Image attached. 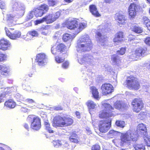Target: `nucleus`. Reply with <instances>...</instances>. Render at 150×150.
<instances>
[{"label":"nucleus","instance_id":"nucleus-1","mask_svg":"<svg viewBox=\"0 0 150 150\" xmlns=\"http://www.w3.org/2000/svg\"><path fill=\"white\" fill-rule=\"evenodd\" d=\"M11 6L12 10L17 11L18 15H13L9 14L6 16V23L9 27L15 25L17 18L23 16L25 11V7L22 3L16 0H12L11 2Z\"/></svg>","mask_w":150,"mask_h":150},{"label":"nucleus","instance_id":"nucleus-2","mask_svg":"<svg viewBox=\"0 0 150 150\" xmlns=\"http://www.w3.org/2000/svg\"><path fill=\"white\" fill-rule=\"evenodd\" d=\"M86 22L79 23L76 20H74L68 22L67 25V28L73 30L74 35H72L68 33L64 35L63 39L65 42L68 40H71L79 33L86 26Z\"/></svg>","mask_w":150,"mask_h":150},{"label":"nucleus","instance_id":"nucleus-3","mask_svg":"<svg viewBox=\"0 0 150 150\" xmlns=\"http://www.w3.org/2000/svg\"><path fill=\"white\" fill-rule=\"evenodd\" d=\"M93 46L89 35H85L78 40L76 46V50L77 52H80L88 51L91 50Z\"/></svg>","mask_w":150,"mask_h":150},{"label":"nucleus","instance_id":"nucleus-4","mask_svg":"<svg viewBox=\"0 0 150 150\" xmlns=\"http://www.w3.org/2000/svg\"><path fill=\"white\" fill-rule=\"evenodd\" d=\"M138 139L136 132L134 131L128 130L126 132L122 133L120 136L121 141L119 142V146H123L125 143H130L131 141H136Z\"/></svg>","mask_w":150,"mask_h":150},{"label":"nucleus","instance_id":"nucleus-5","mask_svg":"<svg viewBox=\"0 0 150 150\" xmlns=\"http://www.w3.org/2000/svg\"><path fill=\"white\" fill-rule=\"evenodd\" d=\"M73 122V120L68 116H58L54 118L53 125L56 127H63L70 126Z\"/></svg>","mask_w":150,"mask_h":150},{"label":"nucleus","instance_id":"nucleus-6","mask_svg":"<svg viewBox=\"0 0 150 150\" xmlns=\"http://www.w3.org/2000/svg\"><path fill=\"white\" fill-rule=\"evenodd\" d=\"M77 55L78 62L81 64L87 66H93L96 64V59L91 55L86 54L83 56L80 54Z\"/></svg>","mask_w":150,"mask_h":150},{"label":"nucleus","instance_id":"nucleus-7","mask_svg":"<svg viewBox=\"0 0 150 150\" xmlns=\"http://www.w3.org/2000/svg\"><path fill=\"white\" fill-rule=\"evenodd\" d=\"M124 84L130 89L137 90L140 87L137 79L132 76L127 77Z\"/></svg>","mask_w":150,"mask_h":150},{"label":"nucleus","instance_id":"nucleus-8","mask_svg":"<svg viewBox=\"0 0 150 150\" xmlns=\"http://www.w3.org/2000/svg\"><path fill=\"white\" fill-rule=\"evenodd\" d=\"M60 15L59 12H57L55 14H50L43 18L42 19L37 20L36 24L42 23L45 21L47 23H51L55 21L59 18Z\"/></svg>","mask_w":150,"mask_h":150},{"label":"nucleus","instance_id":"nucleus-9","mask_svg":"<svg viewBox=\"0 0 150 150\" xmlns=\"http://www.w3.org/2000/svg\"><path fill=\"white\" fill-rule=\"evenodd\" d=\"M27 120L31 122V128L36 130H38L41 127V125L40 118L33 115H30L28 116Z\"/></svg>","mask_w":150,"mask_h":150},{"label":"nucleus","instance_id":"nucleus-10","mask_svg":"<svg viewBox=\"0 0 150 150\" xmlns=\"http://www.w3.org/2000/svg\"><path fill=\"white\" fill-rule=\"evenodd\" d=\"M129 8V12L131 18L135 17L138 8H139V4L138 0H132Z\"/></svg>","mask_w":150,"mask_h":150},{"label":"nucleus","instance_id":"nucleus-11","mask_svg":"<svg viewBox=\"0 0 150 150\" xmlns=\"http://www.w3.org/2000/svg\"><path fill=\"white\" fill-rule=\"evenodd\" d=\"M133 108V111L136 112H138L143 108L144 104L142 100L140 98H135L132 102Z\"/></svg>","mask_w":150,"mask_h":150},{"label":"nucleus","instance_id":"nucleus-12","mask_svg":"<svg viewBox=\"0 0 150 150\" xmlns=\"http://www.w3.org/2000/svg\"><path fill=\"white\" fill-rule=\"evenodd\" d=\"M111 120L108 119V121H100L99 127L100 132L102 133H106L109 129L111 125Z\"/></svg>","mask_w":150,"mask_h":150},{"label":"nucleus","instance_id":"nucleus-13","mask_svg":"<svg viewBox=\"0 0 150 150\" xmlns=\"http://www.w3.org/2000/svg\"><path fill=\"white\" fill-rule=\"evenodd\" d=\"M48 7L46 4L41 6L38 8L34 9V14L36 17H41L48 10Z\"/></svg>","mask_w":150,"mask_h":150},{"label":"nucleus","instance_id":"nucleus-14","mask_svg":"<svg viewBox=\"0 0 150 150\" xmlns=\"http://www.w3.org/2000/svg\"><path fill=\"white\" fill-rule=\"evenodd\" d=\"M36 60L39 65L43 66L47 64V58L45 53H39L37 55Z\"/></svg>","mask_w":150,"mask_h":150},{"label":"nucleus","instance_id":"nucleus-15","mask_svg":"<svg viewBox=\"0 0 150 150\" xmlns=\"http://www.w3.org/2000/svg\"><path fill=\"white\" fill-rule=\"evenodd\" d=\"M101 89L103 94L105 95L109 94L114 91L112 86L109 83H105L103 85Z\"/></svg>","mask_w":150,"mask_h":150},{"label":"nucleus","instance_id":"nucleus-16","mask_svg":"<svg viewBox=\"0 0 150 150\" xmlns=\"http://www.w3.org/2000/svg\"><path fill=\"white\" fill-rule=\"evenodd\" d=\"M146 50L142 48H139L136 50L134 52V54H130L128 57L129 58L137 60L135 58L143 56L145 53Z\"/></svg>","mask_w":150,"mask_h":150},{"label":"nucleus","instance_id":"nucleus-17","mask_svg":"<svg viewBox=\"0 0 150 150\" xmlns=\"http://www.w3.org/2000/svg\"><path fill=\"white\" fill-rule=\"evenodd\" d=\"M5 30L7 35L11 39H17L21 36V32L18 30H16L13 33H11L7 27H5Z\"/></svg>","mask_w":150,"mask_h":150},{"label":"nucleus","instance_id":"nucleus-18","mask_svg":"<svg viewBox=\"0 0 150 150\" xmlns=\"http://www.w3.org/2000/svg\"><path fill=\"white\" fill-rule=\"evenodd\" d=\"M11 44L9 41L5 39L0 40V49L3 50H6L11 46Z\"/></svg>","mask_w":150,"mask_h":150},{"label":"nucleus","instance_id":"nucleus-19","mask_svg":"<svg viewBox=\"0 0 150 150\" xmlns=\"http://www.w3.org/2000/svg\"><path fill=\"white\" fill-rule=\"evenodd\" d=\"M146 127L143 124H139L137 126V134L138 136L142 135L143 136L146 135Z\"/></svg>","mask_w":150,"mask_h":150},{"label":"nucleus","instance_id":"nucleus-20","mask_svg":"<svg viewBox=\"0 0 150 150\" xmlns=\"http://www.w3.org/2000/svg\"><path fill=\"white\" fill-rule=\"evenodd\" d=\"M115 18V20L117 21L120 26H121V25H124L126 23V19L125 17L121 14L117 13Z\"/></svg>","mask_w":150,"mask_h":150},{"label":"nucleus","instance_id":"nucleus-21","mask_svg":"<svg viewBox=\"0 0 150 150\" xmlns=\"http://www.w3.org/2000/svg\"><path fill=\"white\" fill-rule=\"evenodd\" d=\"M96 38L98 40H99V43L101 45H104L107 43V39L104 37V36H102L100 31H97L96 33Z\"/></svg>","mask_w":150,"mask_h":150},{"label":"nucleus","instance_id":"nucleus-22","mask_svg":"<svg viewBox=\"0 0 150 150\" xmlns=\"http://www.w3.org/2000/svg\"><path fill=\"white\" fill-rule=\"evenodd\" d=\"M89 9L92 14L96 17L100 16V14L99 13L97 10L96 6L94 5H91L89 6Z\"/></svg>","mask_w":150,"mask_h":150},{"label":"nucleus","instance_id":"nucleus-23","mask_svg":"<svg viewBox=\"0 0 150 150\" xmlns=\"http://www.w3.org/2000/svg\"><path fill=\"white\" fill-rule=\"evenodd\" d=\"M102 109L109 113L112 112L114 110L113 108L109 104L106 103L102 104Z\"/></svg>","mask_w":150,"mask_h":150},{"label":"nucleus","instance_id":"nucleus-24","mask_svg":"<svg viewBox=\"0 0 150 150\" xmlns=\"http://www.w3.org/2000/svg\"><path fill=\"white\" fill-rule=\"evenodd\" d=\"M123 32H119L116 34L115 37L113 39V41L114 42L122 41L123 40Z\"/></svg>","mask_w":150,"mask_h":150},{"label":"nucleus","instance_id":"nucleus-25","mask_svg":"<svg viewBox=\"0 0 150 150\" xmlns=\"http://www.w3.org/2000/svg\"><path fill=\"white\" fill-rule=\"evenodd\" d=\"M69 140L70 142L75 143H77L79 141V139L77 134L74 133H72L69 138Z\"/></svg>","mask_w":150,"mask_h":150},{"label":"nucleus","instance_id":"nucleus-26","mask_svg":"<svg viewBox=\"0 0 150 150\" xmlns=\"http://www.w3.org/2000/svg\"><path fill=\"white\" fill-rule=\"evenodd\" d=\"M86 104L89 109H94L97 108V105L93 101L91 100H88Z\"/></svg>","mask_w":150,"mask_h":150},{"label":"nucleus","instance_id":"nucleus-27","mask_svg":"<svg viewBox=\"0 0 150 150\" xmlns=\"http://www.w3.org/2000/svg\"><path fill=\"white\" fill-rule=\"evenodd\" d=\"M115 107L116 108L121 110L126 108V105L125 104H122L120 101L116 102L115 104Z\"/></svg>","mask_w":150,"mask_h":150},{"label":"nucleus","instance_id":"nucleus-28","mask_svg":"<svg viewBox=\"0 0 150 150\" xmlns=\"http://www.w3.org/2000/svg\"><path fill=\"white\" fill-rule=\"evenodd\" d=\"M16 105V103L11 100H8L6 101L4 103L5 106L11 108H14Z\"/></svg>","mask_w":150,"mask_h":150},{"label":"nucleus","instance_id":"nucleus-29","mask_svg":"<svg viewBox=\"0 0 150 150\" xmlns=\"http://www.w3.org/2000/svg\"><path fill=\"white\" fill-rule=\"evenodd\" d=\"M10 70L9 67L3 66L1 70V74L2 75H7L9 73Z\"/></svg>","mask_w":150,"mask_h":150},{"label":"nucleus","instance_id":"nucleus-30","mask_svg":"<svg viewBox=\"0 0 150 150\" xmlns=\"http://www.w3.org/2000/svg\"><path fill=\"white\" fill-rule=\"evenodd\" d=\"M90 89L91 90L93 97L95 99H98L99 98V96L97 89L94 86L91 87L90 88Z\"/></svg>","mask_w":150,"mask_h":150},{"label":"nucleus","instance_id":"nucleus-31","mask_svg":"<svg viewBox=\"0 0 150 150\" xmlns=\"http://www.w3.org/2000/svg\"><path fill=\"white\" fill-rule=\"evenodd\" d=\"M111 60L114 64L118 65L120 63V59L116 55L114 54L112 56Z\"/></svg>","mask_w":150,"mask_h":150},{"label":"nucleus","instance_id":"nucleus-32","mask_svg":"<svg viewBox=\"0 0 150 150\" xmlns=\"http://www.w3.org/2000/svg\"><path fill=\"white\" fill-rule=\"evenodd\" d=\"M111 116V114L108 112L102 110L99 114V117L100 118H104Z\"/></svg>","mask_w":150,"mask_h":150},{"label":"nucleus","instance_id":"nucleus-33","mask_svg":"<svg viewBox=\"0 0 150 150\" xmlns=\"http://www.w3.org/2000/svg\"><path fill=\"white\" fill-rule=\"evenodd\" d=\"M57 49L58 52H65L67 50L66 47L63 44H60L58 45L57 47Z\"/></svg>","mask_w":150,"mask_h":150},{"label":"nucleus","instance_id":"nucleus-34","mask_svg":"<svg viewBox=\"0 0 150 150\" xmlns=\"http://www.w3.org/2000/svg\"><path fill=\"white\" fill-rule=\"evenodd\" d=\"M62 144L61 145V147H64L67 149L72 150L73 149L75 146V145H74V146H72L71 147L68 143L65 141H62Z\"/></svg>","mask_w":150,"mask_h":150},{"label":"nucleus","instance_id":"nucleus-35","mask_svg":"<svg viewBox=\"0 0 150 150\" xmlns=\"http://www.w3.org/2000/svg\"><path fill=\"white\" fill-rule=\"evenodd\" d=\"M134 147L135 150H145V146L142 144H135L134 145Z\"/></svg>","mask_w":150,"mask_h":150},{"label":"nucleus","instance_id":"nucleus-36","mask_svg":"<svg viewBox=\"0 0 150 150\" xmlns=\"http://www.w3.org/2000/svg\"><path fill=\"white\" fill-rule=\"evenodd\" d=\"M132 30L137 33H140L143 31V30L139 26H134L132 28Z\"/></svg>","mask_w":150,"mask_h":150},{"label":"nucleus","instance_id":"nucleus-37","mask_svg":"<svg viewBox=\"0 0 150 150\" xmlns=\"http://www.w3.org/2000/svg\"><path fill=\"white\" fill-rule=\"evenodd\" d=\"M52 144L54 147L58 148L61 146L62 144V141L56 140L52 142Z\"/></svg>","mask_w":150,"mask_h":150},{"label":"nucleus","instance_id":"nucleus-38","mask_svg":"<svg viewBox=\"0 0 150 150\" xmlns=\"http://www.w3.org/2000/svg\"><path fill=\"white\" fill-rule=\"evenodd\" d=\"M145 142L148 146H150V136L146 134L143 137Z\"/></svg>","mask_w":150,"mask_h":150},{"label":"nucleus","instance_id":"nucleus-39","mask_svg":"<svg viewBox=\"0 0 150 150\" xmlns=\"http://www.w3.org/2000/svg\"><path fill=\"white\" fill-rule=\"evenodd\" d=\"M58 2L57 0H48V3L50 6H54L57 5Z\"/></svg>","mask_w":150,"mask_h":150},{"label":"nucleus","instance_id":"nucleus-40","mask_svg":"<svg viewBox=\"0 0 150 150\" xmlns=\"http://www.w3.org/2000/svg\"><path fill=\"white\" fill-rule=\"evenodd\" d=\"M45 127L46 129L47 130L48 132L50 133H53V131L52 129L50 127V124L48 122H45Z\"/></svg>","mask_w":150,"mask_h":150},{"label":"nucleus","instance_id":"nucleus-41","mask_svg":"<svg viewBox=\"0 0 150 150\" xmlns=\"http://www.w3.org/2000/svg\"><path fill=\"white\" fill-rule=\"evenodd\" d=\"M116 125L121 128H123L125 126V122L122 121H117L116 122Z\"/></svg>","mask_w":150,"mask_h":150},{"label":"nucleus","instance_id":"nucleus-42","mask_svg":"<svg viewBox=\"0 0 150 150\" xmlns=\"http://www.w3.org/2000/svg\"><path fill=\"white\" fill-rule=\"evenodd\" d=\"M34 14V12L33 10L30 12L27 16V18L28 19V20H30L32 18Z\"/></svg>","mask_w":150,"mask_h":150},{"label":"nucleus","instance_id":"nucleus-43","mask_svg":"<svg viewBox=\"0 0 150 150\" xmlns=\"http://www.w3.org/2000/svg\"><path fill=\"white\" fill-rule=\"evenodd\" d=\"M126 48L124 47H122L120 49V50H118L117 51V54H119L120 55H123L124 54L126 51Z\"/></svg>","mask_w":150,"mask_h":150},{"label":"nucleus","instance_id":"nucleus-44","mask_svg":"<svg viewBox=\"0 0 150 150\" xmlns=\"http://www.w3.org/2000/svg\"><path fill=\"white\" fill-rule=\"evenodd\" d=\"M7 58L6 55L0 53V62L6 60Z\"/></svg>","mask_w":150,"mask_h":150},{"label":"nucleus","instance_id":"nucleus-45","mask_svg":"<svg viewBox=\"0 0 150 150\" xmlns=\"http://www.w3.org/2000/svg\"><path fill=\"white\" fill-rule=\"evenodd\" d=\"M55 61L58 63H60L64 61V59L59 56H57L55 57Z\"/></svg>","mask_w":150,"mask_h":150},{"label":"nucleus","instance_id":"nucleus-46","mask_svg":"<svg viewBox=\"0 0 150 150\" xmlns=\"http://www.w3.org/2000/svg\"><path fill=\"white\" fill-rule=\"evenodd\" d=\"M91 150H100V147L99 145L95 144L92 147Z\"/></svg>","mask_w":150,"mask_h":150},{"label":"nucleus","instance_id":"nucleus-47","mask_svg":"<svg viewBox=\"0 0 150 150\" xmlns=\"http://www.w3.org/2000/svg\"><path fill=\"white\" fill-rule=\"evenodd\" d=\"M29 34L30 35L36 37L38 36V33L37 31L35 30L30 31L29 32Z\"/></svg>","mask_w":150,"mask_h":150},{"label":"nucleus","instance_id":"nucleus-48","mask_svg":"<svg viewBox=\"0 0 150 150\" xmlns=\"http://www.w3.org/2000/svg\"><path fill=\"white\" fill-rule=\"evenodd\" d=\"M69 66V62L68 61H66L64 62L62 64V67L64 69L68 68Z\"/></svg>","mask_w":150,"mask_h":150},{"label":"nucleus","instance_id":"nucleus-49","mask_svg":"<svg viewBox=\"0 0 150 150\" xmlns=\"http://www.w3.org/2000/svg\"><path fill=\"white\" fill-rule=\"evenodd\" d=\"M0 8L1 9H4L6 8V4L4 1L0 2Z\"/></svg>","mask_w":150,"mask_h":150},{"label":"nucleus","instance_id":"nucleus-50","mask_svg":"<svg viewBox=\"0 0 150 150\" xmlns=\"http://www.w3.org/2000/svg\"><path fill=\"white\" fill-rule=\"evenodd\" d=\"M143 20L144 21V24L146 25L147 23H148L149 22L150 20L148 19V18L146 17H144L143 18Z\"/></svg>","mask_w":150,"mask_h":150},{"label":"nucleus","instance_id":"nucleus-51","mask_svg":"<svg viewBox=\"0 0 150 150\" xmlns=\"http://www.w3.org/2000/svg\"><path fill=\"white\" fill-rule=\"evenodd\" d=\"M144 42L146 44L150 45V37L146 38Z\"/></svg>","mask_w":150,"mask_h":150},{"label":"nucleus","instance_id":"nucleus-52","mask_svg":"<svg viewBox=\"0 0 150 150\" xmlns=\"http://www.w3.org/2000/svg\"><path fill=\"white\" fill-rule=\"evenodd\" d=\"M57 51H58L57 48L56 49L55 48H54V47H52L51 48V52L53 54H56L57 53Z\"/></svg>","mask_w":150,"mask_h":150},{"label":"nucleus","instance_id":"nucleus-53","mask_svg":"<svg viewBox=\"0 0 150 150\" xmlns=\"http://www.w3.org/2000/svg\"><path fill=\"white\" fill-rule=\"evenodd\" d=\"M55 110H62V108L60 106H55L54 108Z\"/></svg>","mask_w":150,"mask_h":150},{"label":"nucleus","instance_id":"nucleus-54","mask_svg":"<svg viewBox=\"0 0 150 150\" xmlns=\"http://www.w3.org/2000/svg\"><path fill=\"white\" fill-rule=\"evenodd\" d=\"M15 97L16 98L19 99H21V95L18 93L16 94L15 95Z\"/></svg>","mask_w":150,"mask_h":150},{"label":"nucleus","instance_id":"nucleus-55","mask_svg":"<svg viewBox=\"0 0 150 150\" xmlns=\"http://www.w3.org/2000/svg\"><path fill=\"white\" fill-rule=\"evenodd\" d=\"M48 33V31L47 30H43L42 32V35H47Z\"/></svg>","mask_w":150,"mask_h":150},{"label":"nucleus","instance_id":"nucleus-56","mask_svg":"<svg viewBox=\"0 0 150 150\" xmlns=\"http://www.w3.org/2000/svg\"><path fill=\"white\" fill-rule=\"evenodd\" d=\"M26 101L29 103H34V101L33 99H27L26 100Z\"/></svg>","mask_w":150,"mask_h":150},{"label":"nucleus","instance_id":"nucleus-57","mask_svg":"<svg viewBox=\"0 0 150 150\" xmlns=\"http://www.w3.org/2000/svg\"><path fill=\"white\" fill-rule=\"evenodd\" d=\"M4 95H0V103L2 102V101H3L4 100Z\"/></svg>","mask_w":150,"mask_h":150},{"label":"nucleus","instance_id":"nucleus-58","mask_svg":"<svg viewBox=\"0 0 150 150\" xmlns=\"http://www.w3.org/2000/svg\"><path fill=\"white\" fill-rule=\"evenodd\" d=\"M86 130L87 131V132L89 134H90L91 133V131L89 128L88 127H87L86 128Z\"/></svg>","mask_w":150,"mask_h":150},{"label":"nucleus","instance_id":"nucleus-59","mask_svg":"<svg viewBox=\"0 0 150 150\" xmlns=\"http://www.w3.org/2000/svg\"><path fill=\"white\" fill-rule=\"evenodd\" d=\"M24 127L26 129L28 130L29 129V126L27 124H25L24 125Z\"/></svg>","mask_w":150,"mask_h":150},{"label":"nucleus","instance_id":"nucleus-60","mask_svg":"<svg viewBox=\"0 0 150 150\" xmlns=\"http://www.w3.org/2000/svg\"><path fill=\"white\" fill-rule=\"evenodd\" d=\"M113 0H105L104 1L106 3H110Z\"/></svg>","mask_w":150,"mask_h":150},{"label":"nucleus","instance_id":"nucleus-61","mask_svg":"<svg viewBox=\"0 0 150 150\" xmlns=\"http://www.w3.org/2000/svg\"><path fill=\"white\" fill-rule=\"evenodd\" d=\"M115 132L114 130H110V131L109 133L110 134H112V135H113L114 134Z\"/></svg>","mask_w":150,"mask_h":150},{"label":"nucleus","instance_id":"nucleus-62","mask_svg":"<svg viewBox=\"0 0 150 150\" xmlns=\"http://www.w3.org/2000/svg\"><path fill=\"white\" fill-rule=\"evenodd\" d=\"M64 1L70 3L72 2L73 0H64Z\"/></svg>","mask_w":150,"mask_h":150},{"label":"nucleus","instance_id":"nucleus-63","mask_svg":"<svg viewBox=\"0 0 150 150\" xmlns=\"http://www.w3.org/2000/svg\"><path fill=\"white\" fill-rule=\"evenodd\" d=\"M76 116H77V117L78 118H79V114H80V113H79V112H76Z\"/></svg>","mask_w":150,"mask_h":150},{"label":"nucleus","instance_id":"nucleus-64","mask_svg":"<svg viewBox=\"0 0 150 150\" xmlns=\"http://www.w3.org/2000/svg\"><path fill=\"white\" fill-rule=\"evenodd\" d=\"M149 25H150V21L148 22V23L146 25V27L147 28L148 26H149Z\"/></svg>","mask_w":150,"mask_h":150}]
</instances>
